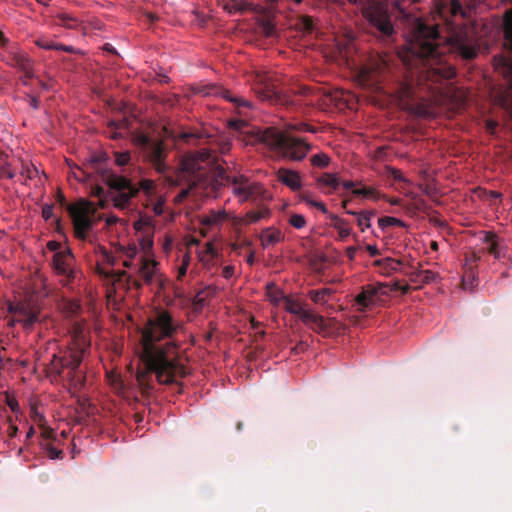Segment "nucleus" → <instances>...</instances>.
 Wrapping results in <instances>:
<instances>
[{
	"label": "nucleus",
	"mask_w": 512,
	"mask_h": 512,
	"mask_svg": "<svg viewBox=\"0 0 512 512\" xmlns=\"http://www.w3.org/2000/svg\"><path fill=\"white\" fill-rule=\"evenodd\" d=\"M183 324L166 310H157L147 319L142 328V359L147 367L146 372L137 374V382L141 389L148 391V382L154 374L160 384H171L187 376V367L183 365L176 340Z\"/></svg>",
	"instance_id": "nucleus-1"
},
{
	"label": "nucleus",
	"mask_w": 512,
	"mask_h": 512,
	"mask_svg": "<svg viewBox=\"0 0 512 512\" xmlns=\"http://www.w3.org/2000/svg\"><path fill=\"white\" fill-rule=\"evenodd\" d=\"M440 38L437 25L424 24L419 20L416 22L403 62L411 76L417 77L419 84H436L455 76V69L446 63L440 49Z\"/></svg>",
	"instance_id": "nucleus-2"
},
{
	"label": "nucleus",
	"mask_w": 512,
	"mask_h": 512,
	"mask_svg": "<svg viewBox=\"0 0 512 512\" xmlns=\"http://www.w3.org/2000/svg\"><path fill=\"white\" fill-rule=\"evenodd\" d=\"M292 131L316 133L317 128L304 122L289 124L286 126V131L277 128H266L260 132L259 139L271 149L281 153L286 159L304 160L311 149V145L305 138L293 136Z\"/></svg>",
	"instance_id": "nucleus-3"
},
{
	"label": "nucleus",
	"mask_w": 512,
	"mask_h": 512,
	"mask_svg": "<svg viewBox=\"0 0 512 512\" xmlns=\"http://www.w3.org/2000/svg\"><path fill=\"white\" fill-rule=\"evenodd\" d=\"M83 350L69 351L62 356L54 355L48 371L54 381L61 379L67 381L69 389L76 393L86 381L85 373L80 369Z\"/></svg>",
	"instance_id": "nucleus-4"
},
{
	"label": "nucleus",
	"mask_w": 512,
	"mask_h": 512,
	"mask_svg": "<svg viewBox=\"0 0 512 512\" xmlns=\"http://www.w3.org/2000/svg\"><path fill=\"white\" fill-rule=\"evenodd\" d=\"M101 178L112 191L116 192L112 200L114 206L119 209L127 208L140 189L145 192L147 197H153L155 194L156 184L152 180H141L140 188H137L130 179L110 170H101Z\"/></svg>",
	"instance_id": "nucleus-5"
},
{
	"label": "nucleus",
	"mask_w": 512,
	"mask_h": 512,
	"mask_svg": "<svg viewBox=\"0 0 512 512\" xmlns=\"http://www.w3.org/2000/svg\"><path fill=\"white\" fill-rule=\"evenodd\" d=\"M227 184L233 185V192L240 201H258L267 199V190L257 182H250L243 176L230 178L223 168L215 171L213 190H217Z\"/></svg>",
	"instance_id": "nucleus-6"
},
{
	"label": "nucleus",
	"mask_w": 512,
	"mask_h": 512,
	"mask_svg": "<svg viewBox=\"0 0 512 512\" xmlns=\"http://www.w3.org/2000/svg\"><path fill=\"white\" fill-rule=\"evenodd\" d=\"M123 265L127 268H134L135 274H128L125 271L118 273V280L126 278V282L132 285L136 290L142 289L143 285H151L158 276V262L152 259L142 258L140 262L133 264L132 261H124Z\"/></svg>",
	"instance_id": "nucleus-7"
},
{
	"label": "nucleus",
	"mask_w": 512,
	"mask_h": 512,
	"mask_svg": "<svg viewBox=\"0 0 512 512\" xmlns=\"http://www.w3.org/2000/svg\"><path fill=\"white\" fill-rule=\"evenodd\" d=\"M363 15L370 24V32L384 42H388L394 35V25L384 5L373 3L366 7Z\"/></svg>",
	"instance_id": "nucleus-8"
},
{
	"label": "nucleus",
	"mask_w": 512,
	"mask_h": 512,
	"mask_svg": "<svg viewBox=\"0 0 512 512\" xmlns=\"http://www.w3.org/2000/svg\"><path fill=\"white\" fill-rule=\"evenodd\" d=\"M285 310L292 315H297L303 323L312 327L318 333H326L330 330L325 318L313 311L305 309L303 304L291 298H285ZM329 323H335V319H330Z\"/></svg>",
	"instance_id": "nucleus-9"
},
{
	"label": "nucleus",
	"mask_w": 512,
	"mask_h": 512,
	"mask_svg": "<svg viewBox=\"0 0 512 512\" xmlns=\"http://www.w3.org/2000/svg\"><path fill=\"white\" fill-rule=\"evenodd\" d=\"M137 139L138 143L146 148L147 157L154 169L160 174L165 173L168 170V166L165 162L166 149L163 143L145 135H140Z\"/></svg>",
	"instance_id": "nucleus-10"
},
{
	"label": "nucleus",
	"mask_w": 512,
	"mask_h": 512,
	"mask_svg": "<svg viewBox=\"0 0 512 512\" xmlns=\"http://www.w3.org/2000/svg\"><path fill=\"white\" fill-rule=\"evenodd\" d=\"M449 42L451 48L465 60H472L478 55L476 40L469 35L467 29L461 28L453 32Z\"/></svg>",
	"instance_id": "nucleus-11"
},
{
	"label": "nucleus",
	"mask_w": 512,
	"mask_h": 512,
	"mask_svg": "<svg viewBox=\"0 0 512 512\" xmlns=\"http://www.w3.org/2000/svg\"><path fill=\"white\" fill-rule=\"evenodd\" d=\"M73 264L74 255L68 248L62 252L54 253L53 267L56 274L62 277L61 282L63 285H69L75 278Z\"/></svg>",
	"instance_id": "nucleus-12"
},
{
	"label": "nucleus",
	"mask_w": 512,
	"mask_h": 512,
	"mask_svg": "<svg viewBox=\"0 0 512 512\" xmlns=\"http://www.w3.org/2000/svg\"><path fill=\"white\" fill-rule=\"evenodd\" d=\"M67 211L73 221L75 236L80 240H85L87 233L92 229V221L88 211L77 205H69Z\"/></svg>",
	"instance_id": "nucleus-13"
},
{
	"label": "nucleus",
	"mask_w": 512,
	"mask_h": 512,
	"mask_svg": "<svg viewBox=\"0 0 512 512\" xmlns=\"http://www.w3.org/2000/svg\"><path fill=\"white\" fill-rule=\"evenodd\" d=\"M381 288V286H375L373 284L363 286L360 294L356 295L354 299L356 310L363 313L373 307Z\"/></svg>",
	"instance_id": "nucleus-14"
},
{
	"label": "nucleus",
	"mask_w": 512,
	"mask_h": 512,
	"mask_svg": "<svg viewBox=\"0 0 512 512\" xmlns=\"http://www.w3.org/2000/svg\"><path fill=\"white\" fill-rule=\"evenodd\" d=\"M204 94L205 95H217V96L225 98L227 101H229L230 103H233L236 106L239 114H245L244 110L250 109V107H251V104L248 100H246L245 98H242L240 96H233V95H231V93L228 90H226L222 87H217V86L207 87Z\"/></svg>",
	"instance_id": "nucleus-15"
},
{
	"label": "nucleus",
	"mask_w": 512,
	"mask_h": 512,
	"mask_svg": "<svg viewBox=\"0 0 512 512\" xmlns=\"http://www.w3.org/2000/svg\"><path fill=\"white\" fill-rule=\"evenodd\" d=\"M8 64L11 67H17L24 74L23 83L27 84V80L33 77L32 62L27 54L14 52L9 55Z\"/></svg>",
	"instance_id": "nucleus-16"
},
{
	"label": "nucleus",
	"mask_w": 512,
	"mask_h": 512,
	"mask_svg": "<svg viewBox=\"0 0 512 512\" xmlns=\"http://www.w3.org/2000/svg\"><path fill=\"white\" fill-rule=\"evenodd\" d=\"M9 311L17 315V321L22 323L24 328L32 327L37 321V313L28 304L11 305Z\"/></svg>",
	"instance_id": "nucleus-17"
},
{
	"label": "nucleus",
	"mask_w": 512,
	"mask_h": 512,
	"mask_svg": "<svg viewBox=\"0 0 512 512\" xmlns=\"http://www.w3.org/2000/svg\"><path fill=\"white\" fill-rule=\"evenodd\" d=\"M278 180L292 191H300L302 188L301 175L295 170L281 168L276 172Z\"/></svg>",
	"instance_id": "nucleus-18"
},
{
	"label": "nucleus",
	"mask_w": 512,
	"mask_h": 512,
	"mask_svg": "<svg viewBox=\"0 0 512 512\" xmlns=\"http://www.w3.org/2000/svg\"><path fill=\"white\" fill-rule=\"evenodd\" d=\"M209 155L207 153H202L199 155H194L188 158H183L181 165H182V171L188 173L190 176L194 178H200L202 174L201 171V165H200V159L202 161L208 159Z\"/></svg>",
	"instance_id": "nucleus-19"
},
{
	"label": "nucleus",
	"mask_w": 512,
	"mask_h": 512,
	"mask_svg": "<svg viewBox=\"0 0 512 512\" xmlns=\"http://www.w3.org/2000/svg\"><path fill=\"white\" fill-rule=\"evenodd\" d=\"M220 4L229 15L243 14L255 9L253 3L238 0H220Z\"/></svg>",
	"instance_id": "nucleus-20"
},
{
	"label": "nucleus",
	"mask_w": 512,
	"mask_h": 512,
	"mask_svg": "<svg viewBox=\"0 0 512 512\" xmlns=\"http://www.w3.org/2000/svg\"><path fill=\"white\" fill-rule=\"evenodd\" d=\"M496 69L508 80L512 88V55H499L495 57Z\"/></svg>",
	"instance_id": "nucleus-21"
},
{
	"label": "nucleus",
	"mask_w": 512,
	"mask_h": 512,
	"mask_svg": "<svg viewBox=\"0 0 512 512\" xmlns=\"http://www.w3.org/2000/svg\"><path fill=\"white\" fill-rule=\"evenodd\" d=\"M284 236L281 231L276 230L272 227L264 229L260 233V242L263 248H268L275 245L276 243L282 242Z\"/></svg>",
	"instance_id": "nucleus-22"
},
{
	"label": "nucleus",
	"mask_w": 512,
	"mask_h": 512,
	"mask_svg": "<svg viewBox=\"0 0 512 512\" xmlns=\"http://www.w3.org/2000/svg\"><path fill=\"white\" fill-rule=\"evenodd\" d=\"M35 45L45 49V50H56V51H64L66 53H75V48L72 45L58 44L54 41L47 39L45 37H40L35 41Z\"/></svg>",
	"instance_id": "nucleus-23"
},
{
	"label": "nucleus",
	"mask_w": 512,
	"mask_h": 512,
	"mask_svg": "<svg viewBox=\"0 0 512 512\" xmlns=\"http://www.w3.org/2000/svg\"><path fill=\"white\" fill-rule=\"evenodd\" d=\"M484 243L487 244V251L494 255L496 259L502 257V247L500 246L497 234L493 232H485Z\"/></svg>",
	"instance_id": "nucleus-24"
},
{
	"label": "nucleus",
	"mask_w": 512,
	"mask_h": 512,
	"mask_svg": "<svg viewBox=\"0 0 512 512\" xmlns=\"http://www.w3.org/2000/svg\"><path fill=\"white\" fill-rule=\"evenodd\" d=\"M316 181L319 186H326L330 188L331 191H337L340 186V180L337 174L324 173L320 175Z\"/></svg>",
	"instance_id": "nucleus-25"
},
{
	"label": "nucleus",
	"mask_w": 512,
	"mask_h": 512,
	"mask_svg": "<svg viewBox=\"0 0 512 512\" xmlns=\"http://www.w3.org/2000/svg\"><path fill=\"white\" fill-rule=\"evenodd\" d=\"M270 216V210L267 207H260L258 210H249L245 215V223H258L262 219Z\"/></svg>",
	"instance_id": "nucleus-26"
},
{
	"label": "nucleus",
	"mask_w": 512,
	"mask_h": 512,
	"mask_svg": "<svg viewBox=\"0 0 512 512\" xmlns=\"http://www.w3.org/2000/svg\"><path fill=\"white\" fill-rule=\"evenodd\" d=\"M225 217L226 215L224 210H211L210 213L202 217L201 223L205 226H213L222 223L225 220Z\"/></svg>",
	"instance_id": "nucleus-27"
},
{
	"label": "nucleus",
	"mask_w": 512,
	"mask_h": 512,
	"mask_svg": "<svg viewBox=\"0 0 512 512\" xmlns=\"http://www.w3.org/2000/svg\"><path fill=\"white\" fill-rule=\"evenodd\" d=\"M332 220L335 221L334 227L337 229L339 233V239L341 241L347 239L351 233V229L349 227L348 222L346 220L339 218L338 216H332Z\"/></svg>",
	"instance_id": "nucleus-28"
},
{
	"label": "nucleus",
	"mask_w": 512,
	"mask_h": 512,
	"mask_svg": "<svg viewBox=\"0 0 512 512\" xmlns=\"http://www.w3.org/2000/svg\"><path fill=\"white\" fill-rule=\"evenodd\" d=\"M331 291L327 288L319 289V290H310L308 292V296L312 302L315 304L323 305L327 302V297L330 295Z\"/></svg>",
	"instance_id": "nucleus-29"
},
{
	"label": "nucleus",
	"mask_w": 512,
	"mask_h": 512,
	"mask_svg": "<svg viewBox=\"0 0 512 512\" xmlns=\"http://www.w3.org/2000/svg\"><path fill=\"white\" fill-rule=\"evenodd\" d=\"M296 27L304 34H310L314 31L313 18L307 15H303L298 18Z\"/></svg>",
	"instance_id": "nucleus-30"
},
{
	"label": "nucleus",
	"mask_w": 512,
	"mask_h": 512,
	"mask_svg": "<svg viewBox=\"0 0 512 512\" xmlns=\"http://www.w3.org/2000/svg\"><path fill=\"white\" fill-rule=\"evenodd\" d=\"M347 213L358 216V218H356V222H358V225L362 231H364L366 228H370L371 217L374 215L373 212L356 213L354 211L347 210Z\"/></svg>",
	"instance_id": "nucleus-31"
},
{
	"label": "nucleus",
	"mask_w": 512,
	"mask_h": 512,
	"mask_svg": "<svg viewBox=\"0 0 512 512\" xmlns=\"http://www.w3.org/2000/svg\"><path fill=\"white\" fill-rule=\"evenodd\" d=\"M377 70H378L377 72H374V71H372V69L364 68L361 71V77L363 79V82L368 85H372V84L378 82L379 81L378 76L382 72V66L378 65Z\"/></svg>",
	"instance_id": "nucleus-32"
},
{
	"label": "nucleus",
	"mask_w": 512,
	"mask_h": 512,
	"mask_svg": "<svg viewBox=\"0 0 512 512\" xmlns=\"http://www.w3.org/2000/svg\"><path fill=\"white\" fill-rule=\"evenodd\" d=\"M41 447L45 450L46 455L51 460L61 459L63 457V450L57 449L53 442H40Z\"/></svg>",
	"instance_id": "nucleus-33"
},
{
	"label": "nucleus",
	"mask_w": 512,
	"mask_h": 512,
	"mask_svg": "<svg viewBox=\"0 0 512 512\" xmlns=\"http://www.w3.org/2000/svg\"><path fill=\"white\" fill-rule=\"evenodd\" d=\"M18 162L21 165L20 175H21V177L25 178L26 180L34 179L36 177V175L39 173V171L32 164L23 162L20 159H18Z\"/></svg>",
	"instance_id": "nucleus-34"
},
{
	"label": "nucleus",
	"mask_w": 512,
	"mask_h": 512,
	"mask_svg": "<svg viewBox=\"0 0 512 512\" xmlns=\"http://www.w3.org/2000/svg\"><path fill=\"white\" fill-rule=\"evenodd\" d=\"M310 163L316 168H326L330 163V158L326 153H318L310 158Z\"/></svg>",
	"instance_id": "nucleus-35"
},
{
	"label": "nucleus",
	"mask_w": 512,
	"mask_h": 512,
	"mask_svg": "<svg viewBox=\"0 0 512 512\" xmlns=\"http://www.w3.org/2000/svg\"><path fill=\"white\" fill-rule=\"evenodd\" d=\"M378 226L385 230L392 226L404 227L405 223L395 217L384 216L378 219Z\"/></svg>",
	"instance_id": "nucleus-36"
},
{
	"label": "nucleus",
	"mask_w": 512,
	"mask_h": 512,
	"mask_svg": "<svg viewBox=\"0 0 512 512\" xmlns=\"http://www.w3.org/2000/svg\"><path fill=\"white\" fill-rule=\"evenodd\" d=\"M352 195L362 196L364 198H369V199H377L379 197L378 191L372 187H363L361 189H353Z\"/></svg>",
	"instance_id": "nucleus-37"
},
{
	"label": "nucleus",
	"mask_w": 512,
	"mask_h": 512,
	"mask_svg": "<svg viewBox=\"0 0 512 512\" xmlns=\"http://www.w3.org/2000/svg\"><path fill=\"white\" fill-rule=\"evenodd\" d=\"M260 33L266 37H273L276 35V27L270 20H263L259 24Z\"/></svg>",
	"instance_id": "nucleus-38"
},
{
	"label": "nucleus",
	"mask_w": 512,
	"mask_h": 512,
	"mask_svg": "<svg viewBox=\"0 0 512 512\" xmlns=\"http://www.w3.org/2000/svg\"><path fill=\"white\" fill-rule=\"evenodd\" d=\"M302 200L307 203L309 206L316 207L318 210H320L322 213H327V208L324 202L312 200L309 197V194L307 192H303L301 195Z\"/></svg>",
	"instance_id": "nucleus-39"
},
{
	"label": "nucleus",
	"mask_w": 512,
	"mask_h": 512,
	"mask_svg": "<svg viewBox=\"0 0 512 512\" xmlns=\"http://www.w3.org/2000/svg\"><path fill=\"white\" fill-rule=\"evenodd\" d=\"M125 127H126V121L125 120L121 121L120 123H116V122L112 121L109 124V130H110V133H111V138L112 139H121L123 137V135H122L121 132H119L117 130L125 128Z\"/></svg>",
	"instance_id": "nucleus-40"
},
{
	"label": "nucleus",
	"mask_w": 512,
	"mask_h": 512,
	"mask_svg": "<svg viewBox=\"0 0 512 512\" xmlns=\"http://www.w3.org/2000/svg\"><path fill=\"white\" fill-rule=\"evenodd\" d=\"M353 40L354 35L352 32L346 35V38H344L343 41L339 42V49L340 51L345 52L346 54H349L353 48Z\"/></svg>",
	"instance_id": "nucleus-41"
},
{
	"label": "nucleus",
	"mask_w": 512,
	"mask_h": 512,
	"mask_svg": "<svg viewBox=\"0 0 512 512\" xmlns=\"http://www.w3.org/2000/svg\"><path fill=\"white\" fill-rule=\"evenodd\" d=\"M289 223L295 229H303L306 225V220L302 214L294 213L290 216Z\"/></svg>",
	"instance_id": "nucleus-42"
},
{
	"label": "nucleus",
	"mask_w": 512,
	"mask_h": 512,
	"mask_svg": "<svg viewBox=\"0 0 512 512\" xmlns=\"http://www.w3.org/2000/svg\"><path fill=\"white\" fill-rule=\"evenodd\" d=\"M165 205V200L161 197H158L157 200H152L150 203L146 204L147 208L152 209L155 215L159 216L163 213V206Z\"/></svg>",
	"instance_id": "nucleus-43"
},
{
	"label": "nucleus",
	"mask_w": 512,
	"mask_h": 512,
	"mask_svg": "<svg viewBox=\"0 0 512 512\" xmlns=\"http://www.w3.org/2000/svg\"><path fill=\"white\" fill-rule=\"evenodd\" d=\"M436 277H437V274L430 270L420 271L417 274V278H419L417 281H419L423 284H429V283L433 282Z\"/></svg>",
	"instance_id": "nucleus-44"
},
{
	"label": "nucleus",
	"mask_w": 512,
	"mask_h": 512,
	"mask_svg": "<svg viewBox=\"0 0 512 512\" xmlns=\"http://www.w3.org/2000/svg\"><path fill=\"white\" fill-rule=\"evenodd\" d=\"M61 25L69 28L74 29L78 26V20L68 14H63L60 17Z\"/></svg>",
	"instance_id": "nucleus-45"
},
{
	"label": "nucleus",
	"mask_w": 512,
	"mask_h": 512,
	"mask_svg": "<svg viewBox=\"0 0 512 512\" xmlns=\"http://www.w3.org/2000/svg\"><path fill=\"white\" fill-rule=\"evenodd\" d=\"M114 156H115V163L118 166H125L131 159V154L128 151L115 152Z\"/></svg>",
	"instance_id": "nucleus-46"
},
{
	"label": "nucleus",
	"mask_w": 512,
	"mask_h": 512,
	"mask_svg": "<svg viewBox=\"0 0 512 512\" xmlns=\"http://www.w3.org/2000/svg\"><path fill=\"white\" fill-rule=\"evenodd\" d=\"M386 171L388 177L393 179L394 181L407 182L406 178L404 177L403 173L400 170H397L392 167H387Z\"/></svg>",
	"instance_id": "nucleus-47"
},
{
	"label": "nucleus",
	"mask_w": 512,
	"mask_h": 512,
	"mask_svg": "<svg viewBox=\"0 0 512 512\" xmlns=\"http://www.w3.org/2000/svg\"><path fill=\"white\" fill-rule=\"evenodd\" d=\"M375 265H384L386 269L396 270L397 266L400 264L399 261H396L392 258H386L384 260H377L374 262Z\"/></svg>",
	"instance_id": "nucleus-48"
},
{
	"label": "nucleus",
	"mask_w": 512,
	"mask_h": 512,
	"mask_svg": "<svg viewBox=\"0 0 512 512\" xmlns=\"http://www.w3.org/2000/svg\"><path fill=\"white\" fill-rule=\"evenodd\" d=\"M1 178L13 179L15 176V169L11 167L10 163H6L0 170Z\"/></svg>",
	"instance_id": "nucleus-49"
},
{
	"label": "nucleus",
	"mask_w": 512,
	"mask_h": 512,
	"mask_svg": "<svg viewBox=\"0 0 512 512\" xmlns=\"http://www.w3.org/2000/svg\"><path fill=\"white\" fill-rule=\"evenodd\" d=\"M480 260V255L476 252L466 254L464 267L474 266Z\"/></svg>",
	"instance_id": "nucleus-50"
},
{
	"label": "nucleus",
	"mask_w": 512,
	"mask_h": 512,
	"mask_svg": "<svg viewBox=\"0 0 512 512\" xmlns=\"http://www.w3.org/2000/svg\"><path fill=\"white\" fill-rule=\"evenodd\" d=\"M153 225V221L148 216L141 217L140 220L134 222V228L137 231L143 229L144 226L150 227Z\"/></svg>",
	"instance_id": "nucleus-51"
},
{
	"label": "nucleus",
	"mask_w": 512,
	"mask_h": 512,
	"mask_svg": "<svg viewBox=\"0 0 512 512\" xmlns=\"http://www.w3.org/2000/svg\"><path fill=\"white\" fill-rule=\"evenodd\" d=\"M41 439V442H53L55 440L54 430L52 428H43Z\"/></svg>",
	"instance_id": "nucleus-52"
},
{
	"label": "nucleus",
	"mask_w": 512,
	"mask_h": 512,
	"mask_svg": "<svg viewBox=\"0 0 512 512\" xmlns=\"http://www.w3.org/2000/svg\"><path fill=\"white\" fill-rule=\"evenodd\" d=\"M475 280V268L474 266L464 267L463 285L465 286L467 281Z\"/></svg>",
	"instance_id": "nucleus-53"
},
{
	"label": "nucleus",
	"mask_w": 512,
	"mask_h": 512,
	"mask_svg": "<svg viewBox=\"0 0 512 512\" xmlns=\"http://www.w3.org/2000/svg\"><path fill=\"white\" fill-rule=\"evenodd\" d=\"M263 89H264V97L271 98L276 95L273 86L266 80H261Z\"/></svg>",
	"instance_id": "nucleus-54"
},
{
	"label": "nucleus",
	"mask_w": 512,
	"mask_h": 512,
	"mask_svg": "<svg viewBox=\"0 0 512 512\" xmlns=\"http://www.w3.org/2000/svg\"><path fill=\"white\" fill-rule=\"evenodd\" d=\"M91 195L94 197H98L100 199V204L103 207V197L105 195L103 187H101L100 185L93 186L91 189Z\"/></svg>",
	"instance_id": "nucleus-55"
},
{
	"label": "nucleus",
	"mask_w": 512,
	"mask_h": 512,
	"mask_svg": "<svg viewBox=\"0 0 512 512\" xmlns=\"http://www.w3.org/2000/svg\"><path fill=\"white\" fill-rule=\"evenodd\" d=\"M451 11H452V14H454V15H457V14L464 15L465 14L463 11L462 2L460 0H452Z\"/></svg>",
	"instance_id": "nucleus-56"
},
{
	"label": "nucleus",
	"mask_w": 512,
	"mask_h": 512,
	"mask_svg": "<svg viewBox=\"0 0 512 512\" xmlns=\"http://www.w3.org/2000/svg\"><path fill=\"white\" fill-rule=\"evenodd\" d=\"M504 36H506V40L510 49L512 50V22L506 24V28H504Z\"/></svg>",
	"instance_id": "nucleus-57"
},
{
	"label": "nucleus",
	"mask_w": 512,
	"mask_h": 512,
	"mask_svg": "<svg viewBox=\"0 0 512 512\" xmlns=\"http://www.w3.org/2000/svg\"><path fill=\"white\" fill-rule=\"evenodd\" d=\"M188 257L183 260L182 264L178 268V280H181L184 275L187 274L188 270Z\"/></svg>",
	"instance_id": "nucleus-58"
},
{
	"label": "nucleus",
	"mask_w": 512,
	"mask_h": 512,
	"mask_svg": "<svg viewBox=\"0 0 512 512\" xmlns=\"http://www.w3.org/2000/svg\"><path fill=\"white\" fill-rule=\"evenodd\" d=\"M42 217L44 220H49L53 217V206L52 205H44L42 209Z\"/></svg>",
	"instance_id": "nucleus-59"
},
{
	"label": "nucleus",
	"mask_w": 512,
	"mask_h": 512,
	"mask_svg": "<svg viewBox=\"0 0 512 512\" xmlns=\"http://www.w3.org/2000/svg\"><path fill=\"white\" fill-rule=\"evenodd\" d=\"M229 125L232 128L241 129L247 125L245 120L233 119L229 121Z\"/></svg>",
	"instance_id": "nucleus-60"
},
{
	"label": "nucleus",
	"mask_w": 512,
	"mask_h": 512,
	"mask_svg": "<svg viewBox=\"0 0 512 512\" xmlns=\"http://www.w3.org/2000/svg\"><path fill=\"white\" fill-rule=\"evenodd\" d=\"M180 138H181V139H183V140H185L186 142L190 143V142H191V140H193V139H198V138H200V136H199V135H196V134H194V133H192V132H183V133L180 135Z\"/></svg>",
	"instance_id": "nucleus-61"
},
{
	"label": "nucleus",
	"mask_w": 512,
	"mask_h": 512,
	"mask_svg": "<svg viewBox=\"0 0 512 512\" xmlns=\"http://www.w3.org/2000/svg\"><path fill=\"white\" fill-rule=\"evenodd\" d=\"M234 273H235V267H234V266H232V265H227V266H225V267L223 268V272H222V274H223V276H224L226 279H228V278L232 277V276L234 275Z\"/></svg>",
	"instance_id": "nucleus-62"
},
{
	"label": "nucleus",
	"mask_w": 512,
	"mask_h": 512,
	"mask_svg": "<svg viewBox=\"0 0 512 512\" xmlns=\"http://www.w3.org/2000/svg\"><path fill=\"white\" fill-rule=\"evenodd\" d=\"M46 247L48 250L57 253L59 252L58 249L61 247V243L55 241L47 242Z\"/></svg>",
	"instance_id": "nucleus-63"
},
{
	"label": "nucleus",
	"mask_w": 512,
	"mask_h": 512,
	"mask_svg": "<svg viewBox=\"0 0 512 512\" xmlns=\"http://www.w3.org/2000/svg\"><path fill=\"white\" fill-rule=\"evenodd\" d=\"M189 195V190L188 189H183L182 191L179 192V194L176 196L175 198V201L177 203H180L182 201L185 200V198H187Z\"/></svg>",
	"instance_id": "nucleus-64"
}]
</instances>
